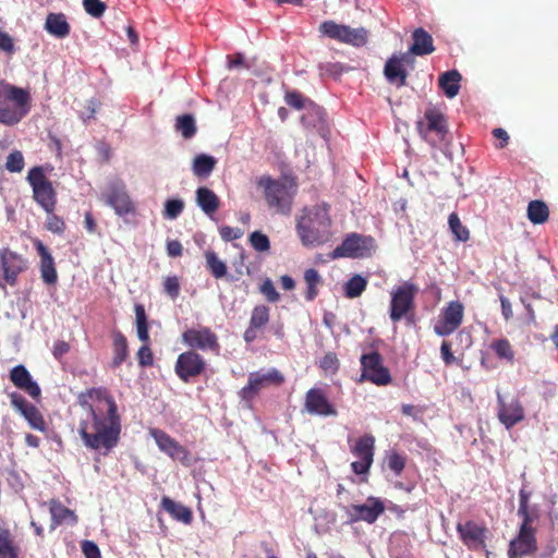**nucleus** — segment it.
<instances>
[{"instance_id":"nucleus-43","label":"nucleus","mask_w":558,"mask_h":558,"mask_svg":"<svg viewBox=\"0 0 558 558\" xmlns=\"http://www.w3.org/2000/svg\"><path fill=\"white\" fill-rule=\"evenodd\" d=\"M270 310L268 306L260 304L256 305L251 313L250 325L258 329L264 328L269 322Z\"/></svg>"},{"instance_id":"nucleus-54","label":"nucleus","mask_w":558,"mask_h":558,"mask_svg":"<svg viewBox=\"0 0 558 558\" xmlns=\"http://www.w3.org/2000/svg\"><path fill=\"white\" fill-rule=\"evenodd\" d=\"M387 464L396 475H400L405 466V459L398 452H392L387 458Z\"/></svg>"},{"instance_id":"nucleus-40","label":"nucleus","mask_w":558,"mask_h":558,"mask_svg":"<svg viewBox=\"0 0 558 558\" xmlns=\"http://www.w3.org/2000/svg\"><path fill=\"white\" fill-rule=\"evenodd\" d=\"M367 287V280L361 275H354L344 284V295L348 299H355L360 296Z\"/></svg>"},{"instance_id":"nucleus-25","label":"nucleus","mask_w":558,"mask_h":558,"mask_svg":"<svg viewBox=\"0 0 558 558\" xmlns=\"http://www.w3.org/2000/svg\"><path fill=\"white\" fill-rule=\"evenodd\" d=\"M34 246L40 257L39 271L43 281L49 286L56 284L58 281V272L51 253L40 240H35Z\"/></svg>"},{"instance_id":"nucleus-1","label":"nucleus","mask_w":558,"mask_h":558,"mask_svg":"<svg viewBox=\"0 0 558 558\" xmlns=\"http://www.w3.org/2000/svg\"><path fill=\"white\" fill-rule=\"evenodd\" d=\"M78 404L87 410L81 420L80 436L85 447L108 454L120 441L122 423L118 404L106 387H94L82 391Z\"/></svg>"},{"instance_id":"nucleus-22","label":"nucleus","mask_w":558,"mask_h":558,"mask_svg":"<svg viewBox=\"0 0 558 558\" xmlns=\"http://www.w3.org/2000/svg\"><path fill=\"white\" fill-rule=\"evenodd\" d=\"M497 405L498 420L506 428L509 429L524 420V409L518 398L508 400L497 392Z\"/></svg>"},{"instance_id":"nucleus-42","label":"nucleus","mask_w":558,"mask_h":558,"mask_svg":"<svg viewBox=\"0 0 558 558\" xmlns=\"http://www.w3.org/2000/svg\"><path fill=\"white\" fill-rule=\"evenodd\" d=\"M450 231L457 241L466 242L470 239V232L464 227L457 213H451L448 218Z\"/></svg>"},{"instance_id":"nucleus-38","label":"nucleus","mask_w":558,"mask_h":558,"mask_svg":"<svg viewBox=\"0 0 558 558\" xmlns=\"http://www.w3.org/2000/svg\"><path fill=\"white\" fill-rule=\"evenodd\" d=\"M490 349L500 360L512 364L514 362V350L510 341L506 338L496 339L490 343Z\"/></svg>"},{"instance_id":"nucleus-41","label":"nucleus","mask_w":558,"mask_h":558,"mask_svg":"<svg viewBox=\"0 0 558 558\" xmlns=\"http://www.w3.org/2000/svg\"><path fill=\"white\" fill-rule=\"evenodd\" d=\"M175 129L184 138H191L196 133L195 119L192 114H183L177 118Z\"/></svg>"},{"instance_id":"nucleus-61","label":"nucleus","mask_w":558,"mask_h":558,"mask_svg":"<svg viewBox=\"0 0 558 558\" xmlns=\"http://www.w3.org/2000/svg\"><path fill=\"white\" fill-rule=\"evenodd\" d=\"M0 50L7 53L14 52V41L13 38L7 33L0 29Z\"/></svg>"},{"instance_id":"nucleus-27","label":"nucleus","mask_w":558,"mask_h":558,"mask_svg":"<svg viewBox=\"0 0 558 558\" xmlns=\"http://www.w3.org/2000/svg\"><path fill=\"white\" fill-rule=\"evenodd\" d=\"M412 38L413 44L405 53H411V56L414 57L430 54L435 51L433 37L424 28L418 27L414 29Z\"/></svg>"},{"instance_id":"nucleus-14","label":"nucleus","mask_w":558,"mask_h":558,"mask_svg":"<svg viewBox=\"0 0 558 558\" xmlns=\"http://www.w3.org/2000/svg\"><path fill=\"white\" fill-rule=\"evenodd\" d=\"M284 381V376L276 368H271L266 373L253 372L248 374L247 385L244 386L240 396L243 400H253L258 392L270 385L280 386Z\"/></svg>"},{"instance_id":"nucleus-53","label":"nucleus","mask_w":558,"mask_h":558,"mask_svg":"<svg viewBox=\"0 0 558 558\" xmlns=\"http://www.w3.org/2000/svg\"><path fill=\"white\" fill-rule=\"evenodd\" d=\"M46 229L52 233L62 234L65 230V222L61 217L54 215L52 211L51 214H48L46 219Z\"/></svg>"},{"instance_id":"nucleus-60","label":"nucleus","mask_w":558,"mask_h":558,"mask_svg":"<svg viewBox=\"0 0 558 558\" xmlns=\"http://www.w3.org/2000/svg\"><path fill=\"white\" fill-rule=\"evenodd\" d=\"M222 240L225 241H233L240 239L243 235V231L239 228H232L229 226H223L219 230Z\"/></svg>"},{"instance_id":"nucleus-21","label":"nucleus","mask_w":558,"mask_h":558,"mask_svg":"<svg viewBox=\"0 0 558 558\" xmlns=\"http://www.w3.org/2000/svg\"><path fill=\"white\" fill-rule=\"evenodd\" d=\"M150 434L160 451L169 456L172 460H178L184 466H190L192 464L190 451L166 432L161 429H151Z\"/></svg>"},{"instance_id":"nucleus-8","label":"nucleus","mask_w":558,"mask_h":558,"mask_svg":"<svg viewBox=\"0 0 558 558\" xmlns=\"http://www.w3.org/2000/svg\"><path fill=\"white\" fill-rule=\"evenodd\" d=\"M360 362L362 367L360 381H369L376 386L391 384L390 371L384 365L383 356L379 352L372 351L363 354Z\"/></svg>"},{"instance_id":"nucleus-59","label":"nucleus","mask_w":558,"mask_h":558,"mask_svg":"<svg viewBox=\"0 0 558 558\" xmlns=\"http://www.w3.org/2000/svg\"><path fill=\"white\" fill-rule=\"evenodd\" d=\"M82 551L85 558H101L100 550L93 541H84L82 543Z\"/></svg>"},{"instance_id":"nucleus-48","label":"nucleus","mask_w":558,"mask_h":558,"mask_svg":"<svg viewBox=\"0 0 558 558\" xmlns=\"http://www.w3.org/2000/svg\"><path fill=\"white\" fill-rule=\"evenodd\" d=\"M248 242L257 252H266L270 248V241L266 234L260 231H254L250 234Z\"/></svg>"},{"instance_id":"nucleus-20","label":"nucleus","mask_w":558,"mask_h":558,"mask_svg":"<svg viewBox=\"0 0 558 558\" xmlns=\"http://www.w3.org/2000/svg\"><path fill=\"white\" fill-rule=\"evenodd\" d=\"M304 410L311 415L317 416H336L337 408L332 404L326 391L319 387H313L305 393Z\"/></svg>"},{"instance_id":"nucleus-34","label":"nucleus","mask_w":558,"mask_h":558,"mask_svg":"<svg viewBox=\"0 0 558 558\" xmlns=\"http://www.w3.org/2000/svg\"><path fill=\"white\" fill-rule=\"evenodd\" d=\"M217 165V159L213 156L199 154L192 165L193 173L198 178H207Z\"/></svg>"},{"instance_id":"nucleus-31","label":"nucleus","mask_w":558,"mask_h":558,"mask_svg":"<svg viewBox=\"0 0 558 558\" xmlns=\"http://www.w3.org/2000/svg\"><path fill=\"white\" fill-rule=\"evenodd\" d=\"M196 202L206 215L216 213L220 205V201L215 192L206 186L196 190Z\"/></svg>"},{"instance_id":"nucleus-11","label":"nucleus","mask_w":558,"mask_h":558,"mask_svg":"<svg viewBox=\"0 0 558 558\" xmlns=\"http://www.w3.org/2000/svg\"><path fill=\"white\" fill-rule=\"evenodd\" d=\"M207 367L206 360L195 350H187L180 353L174 364L175 375L183 381L201 376Z\"/></svg>"},{"instance_id":"nucleus-9","label":"nucleus","mask_w":558,"mask_h":558,"mask_svg":"<svg viewBox=\"0 0 558 558\" xmlns=\"http://www.w3.org/2000/svg\"><path fill=\"white\" fill-rule=\"evenodd\" d=\"M373 248L374 239L372 236L350 233L342 243L329 254V257L331 259L343 257L363 258L369 256Z\"/></svg>"},{"instance_id":"nucleus-30","label":"nucleus","mask_w":558,"mask_h":558,"mask_svg":"<svg viewBox=\"0 0 558 558\" xmlns=\"http://www.w3.org/2000/svg\"><path fill=\"white\" fill-rule=\"evenodd\" d=\"M112 351L113 356L111 367L118 368L129 356V347L126 337L120 330L112 331Z\"/></svg>"},{"instance_id":"nucleus-23","label":"nucleus","mask_w":558,"mask_h":558,"mask_svg":"<svg viewBox=\"0 0 558 558\" xmlns=\"http://www.w3.org/2000/svg\"><path fill=\"white\" fill-rule=\"evenodd\" d=\"M538 549L536 531L519 529L517 536L510 541L508 558H524L534 555Z\"/></svg>"},{"instance_id":"nucleus-56","label":"nucleus","mask_w":558,"mask_h":558,"mask_svg":"<svg viewBox=\"0 0 558 558\" xmlns=\"http://www.w3.org/2000/svg\"><path fill=\"white\" fill-rule=\"evenodd\" d=\"M137 361L140 366L148 367L154 364L153 351L149 348V343H144L137 351Z\"/></svg>"},{"instance_id":"nucleus-10","label":"nucleus","mask_w":558,"mask_h":558,"mask_svg":"<svg viewBox=\"0 0 558 558\" xmlns=\"http://www.w3.org/2000/svg\"><path fill=\"white\" fill-rule=\"evenodd\" d=\"M415 59L411 53H393L385 63L384 76L387 82L397 88L408 84V68H414Z\"/></svg>"},{"instance_id":"nucleus-28","label":"nucleus","mask_w":558,"mask_h":558,"mask_svg":"<svg viewBox=\"0 0 558 558\" xmlns=\"http://www.w3.org/2000/svg\"><path fill=\"white\" fill-rule=\"evenodd\" d=\"M161 507L171 515L172 519L177 521H180L184 524H191L193 521L192 510L189 507L174 501L168 496H163L161 498Z\"/></svg>"},{"instance_id":"nucleus-12","label":"nucleus","mask_w":558,"mask_h":558,"mask_svg":"<svg viewBox=\"0 0 558 558\" xmlns=\"http://www.w3.org/2000/svg\"><path fill=\"white\" fill-rule=\"evenodd\" d=\"M182 342L190 350L210 351L214 353H218L220 350L218 336L206 326L186 329L182 333Z\"/></svg>"},{"instance_id":"nucleus-64","label":"nucleus","mask_w":558,"mask_h":558,"mask_svg":"<svg viewBox=\"0 0 558 558\" xmlns=\"http://www.w3.org/2000/svg\"><path fill=\"white\" fill-rule=\"evenodd\" d=\"M70 351V344L64 340H58L53 344L52 353L56 359L60 360Z\"/></svg>"},{"instance_id":"nucleus-26","label":"nucleus","mask_w":558,"mask_h":558,"mask_svg":"<svg viewBox=\"0 0 558 558\" xmlns=\"http://www.w3.org/2000/svg\"><path fill=\"white\" fill-rule=\"evenodd\" d=\"M10 380L16 388L25 391L33 399L37 400L40 398V387L33 380L29 372L24 365H16L10 371Z\"/></svg>"},{"instance_id":"nucleus-13","label":"nucleus","mask_w":558,"mask_h":558,"mask_svg":"<svg viewBox=\"0 0 558 558\" xmlns=\"http://www.w3.org/2000/svg\"><path fill=\"white\" fill-rule=\"evenodd\" d=\"M424 117L426 123L420 121L417 123V131L426 142L432 146H436L438 142L445 138L448 132L445 116L435 109H428L425 111Z\"/></svg>"},{"instance_id":"nucleus-17","label":"nucleus","mask_w":558,"mask_h":558,"mask_svg":"<svg viewBox=\"0 0 558 558\" xmlns=\"http://www.w3.org/2000/svg\"><path fill=\"white\" fill-rule=\"evenodd\" d=\"M457 532L461 542L470 550L475 551L486 548L488 529L485 524H480L473 520H466L465 522H459L457 524Z\"/></svg>"},{"instance_id":"nucleus-15","label":"nucleus","mask_w":558,"mask_h":558,"mask_svg":"<svg viewBox=\"0 0 558 558\" xmlns=\"http://www.w3.org/2000/svg\"><path fill=\"white\" fill-rule=\"evenodd\" d=\"M464 306L460 301H451L445 306L434 325V332L437 336L446 337L453 333L462 324Z\"/></svg>"},{"instance_id":"nucleus-32","label":"nucleus","mask_w":558,"mask_h":558,"mask_svg":"<svg viewBox=\"0 0 558 558\" xmlns=\"http://www.w3.org/2000/svg\"><path fill=\"white\" fill-rule=\"evenodd\" d=\"M461 78L457 70H451L439 76L438 84L447 97L453 98L459 94Z\"/></svg>"},{"instance_id":"nucleus-46","label":"nucleus","mask_w":558,"mask_h":558,"mask_svg":"<svg viewBox=\"0 0 558 558\" xmlns=\"http://www.w3.org/2000/svg\"><path fill=\"white\" fill-rule=\"evenodd\" d=\"M347 37V45L362 47L366 45L368 40V32L364 27L352 28L349 26Z\"/></svg>"},{"instance_id":"nucleus-37","label":"nucleus","mask_w":558,"mask_h":558,"mask_svg":"<svg viewBox=\"0 0 558 558\" xmlns=\"http://www.w3.org/2000/svg\"><path fill=\"white\" fill-rule=\"evenodd\" d=\"M136 332L143 343H149L148 319L143 304H135Z\"/></svg>"},{"instance_id":"nucleus-18","label":"nucleus","mask_w":558,"mask_h":558,"mask_svg":"<svg viewBox=\"0 0 558 558\" xmlns=\"http://www.w3.org/2000/svg\"><path fill=\"white\" fill-rule=\"evenodd\" d=\"M375 451L374 436L366 434L360 437L352 447L351 452L359 458L357 461L351 463L352 471L357 475L367 474L373 461Z\"/></svg>"},{"instance_id":"nucleus-2","label":"nucleus","mask_w":558,"mask_h":558,"mask_svg":"<svg viewBox=\"0 0 558 558\" xmlns=\"http://www.w3.org/2000/svg\"><path fill=\"white\" fill-rule=\"evenodd\" d=\"M295 230L301 243L306 247L327 243L332 235L328 209L322 206L304 208L296 219Z\"/></svg>"},{"instance_id":"nucleus-58","label":"nucleus","mask_w":558,"mask_h":558,"mask_svg":"<svg viewBox=\"0 0 558 558\" xmlns=\"http://www.w3.org/2000/svg\"><path fill=\"white\" fill-rule=\"evenodd\" d=\"M163 289L168 295H170L172 299L178 298L180 294V282L178 277H167L163 281Z\"/></svg>"},{"instance_id":"nucleus-6","label":"nucleus","mask_w":558,"mask_h":558,"mask_svg":"<svg viewBox=\"0 0 558 558\" xmlns=\"http://www.w3.org/2000/svg\"><path fill=\"white\" fill-rule=\"evenodd\" d=\"M27 181L33 189L35 202L47 214L54 211L57 194L52 183L47 179L41 167H34L28 171Z\"/></svg>"},{"instance_id":"nucleus-62","label":"nucleus","mask_w":558,"mask_h":558,"mask_svg":"<svg viewBox=\"0 0 558 558\" xmlns=\"http://www.w3.org/2000/svg\"><path fill=\"white\" fill-rule=\"evenodd\" d=\"M166 248L170 257H180L183 254V246L178 240H168Z\"/></svg>"},{"instance_id":"nucleus-19","label":"nucleus","mask_w":558,"mask_h":558,"mask_svg":"<svg viewBox=\"0 0 558 558\" xmlns=\"http://www.w3.org/2000/svg\"><path fill=\"white\" fill-rule=\"evenodd\" d=\"M106 203L114 209L118 216L125 217L136 214V205L131 199L125 185L113 183L104 193Z\"/></svg>"},{"instance_id":"nucleus-45","label":"nucleus","mask_w":558,"mask_h":558,"mask_svg":"<svg viewBox=\"0 0 558 558\" xmlns=\"http://www.w3.org/2000/svg\"><path fill=\"white\" fill-rule=\"evenodd\" d=\"M319 368L325 375H335L340 368V362L335 352H327L318 363Z\"/></svg>"},{"instance_id":"nucleus-47","label":"nucleus","mask_w":558,"mask_h":558,"mask_svg":"<svg viewBox=\"0 0 558 558\" xmlns=\"http://www.w3.org/2000/svg\"><path fill=\"white\" fill-rule=\"evenodd\" d=\"M518 515L522 520L519 529L536 531V529L533 526V523L539 519V510L536 506H532L523 512H518Z\"/></svg>"},{"instance_id":"nucleus-44","label":"nucleus","mask_w":558,"mask_h":558,"mask_svg":"<svg viewBox=\"0 0 558 558\" xmlns=\"http://www.w3.org/2000/svg\"><path fill=\"white\" fill-rule=\"evenodd\" d=\"M50 512L57 523H61L68 519H71L73 524L77 523V515L74 511L60 502H53L50 507Z\"/></svg>"},{"instance_id":"nucleus-35","label":"nucleus","mask_w":558,"mask_h":558,"mask_svg":"<svg viewBox=\"0 0 558 558\" xmlns=\"http://www.w3.org/2000/svg\"><path fill=\"white\" fill-rule=\"evenodd\" d=\"M549 209L543 201H531L527 205V218L534 225H542L548 220Z\"/></svg>"},{"instance_id":"nucleus-55","label":"nucleus","mask_w":558,"mask_h":558,"mask_svg":"<svg viewBox=\"0 0 558 558\" xmlns=\"http://www.w3.org/2000/svg\"><path fill=\"white\" fill-rule=\"evenodd\" d=\"M284 98L286 102L290 107L298 110L305 108L306 102H311L307 98H305L301 93L296 90L288 92Z\"/></svg>"},{"instance_id":"nucleus-36","label":"nucleus","mask_w":558,"mask_h":558,"mask_svg":"<svg viewBox=\"0 0 558 558\" xmlns=\"http://www.w3.org/2000/svg\"><path fill=\"white\" fill-rule=\"evenodd\" d=\"M206 259V268L211 274V276L216 279H221L227 277L228 267L225 262H222L218 255L213 251L205 252Z\"/></svg>"},{"instance_id":"nucleus-63","label":"nucleus","mask_w":558,"mask_h":558,"mask_svg":"<svg viewBox=\"0 0 558 558\" xmlns=\"http://www.w3.org/2000/svg\"><path fill=\"white\" fill-rule=\"evenodd\" d=\"M440 354L446 365H451L456 361V357L451 352V345L448 341H442L440 347Z\"/></svg>"},{"instance_id":"nucleus-57","label":"nucleus","mask_w":558,"mask_h":558,"mask_svg":"<svg viewBox=\"0 0 558 558\" xmlns=\"http://www.w3.org/2000/svg\"><path fill=\"white\" fill-rule=\"evenodd\" d=\"M260 292L265 295V298L267 299V301L269 302H277L280 298L278 291L276 290L274 283L271 282L270 279H266L262 286H260Z\"/></svg>"},{"instance_id":"nucleus-4","label":"nucleus","mask_w":558,"mask_h":558,"mask_svg":"<svg viewBox=\"0 0 558 558\" xmlns=\"http://www.w3.org/2000/svg\"><path fill=\"white\" fill-rule=\"evenodd\" d=\"M418 287L412 281H404L390 291L389 318L392 323L405 319L408 324L415 322V299Z\"/></svg>"},{"instance_id":"nucleus-39","label":"nucleus","mask_w":558,"mask_h":558,"mask_svg":"<svg viewBox=\"0 0 558 558\" xmlns=\"http://www.w3.org/2000/svg\"><path fill=\"white\" fill-rule=\"evenodd\" d=\"M304 281L307 286L305 300L311 302L318 295L317 286L322 283V278L316 269L310 268L304 272Z\"/></svg>"},{"instance_id":"nucleus-16","label":"nucleus","mask_w":558,"mask_h":558,"mask_svg":"<svg viewBox=\"0 0 558 558\" xmlns=\"http://www.w3.org/2000/svg\"><path fill=\"white\" fill-rule=\"evenodd\" d=\"M385 505L378 497H368L365 504L350 505L345 508V513L349 518V523L364 521L373 524L385 512Z\"/></svg>"},{"instance_id":"nucleus-49","label":"nucleus","mask_w":558,"mask_h":558,"mask_svg":"<svg viewBox=\"0 0 558 558\" xmlns=\"http://www.w3.org/2000/svg\"><path fill=\"white\" fill-rule=\"evenodd\" d=\"M15 549H17V546L14 544L11 532L0 526V558Z\"/></svg>"},{"instance_id":"nucleus-7","label":"nucleus","mask_w":558,"mask_h":558,"mask_svg":"<svg viewBox=\"0 0 558 558\" xmlns=\"http://www.w3.org/2000/svg\"><path fill=\"white\" fill-rule=\"evenodd\" d=\"M29 267L28 259L9 247L0 250V288L5 284L14 287L17 283L19 276L25 272Z\"/></svg>"},{"instance_id":"nucleus-3","label":"nucleus","mask_w":558,"mask_h":558,"mask_svg":"<svg viewBox=\"0 0 558 558\" xmlns=\"http://www.w3.org/2000/svg\"><path fill=\"white\" fill-rule=\"evenodd\" d=\"M32 108L31 93L22 87L0 80V123L15 125L25 118Z\"/></svg>"},{"instance_id":"nucleus-50","label":"nucleus","mask_w":558,"mask_h":558,"mask_svg":"<svg viewBox=\"0 0 558 558\" xmlns=\"http://www.w3.org/2000/svg\"><path fill=\"white\" fill-rule=\"evenodd\" d=\"M83 8L90 16L99 19L106 12L107 4L101 0H83Z\"/></svg>"},{"instance_id":"nucleus-5","label":"nucleus","mask_w":558,"mask_h":558,"mask_svg":"<svg viewBox=\"0 0 558 558\" xmlns=\"http://www.w3.org/2000/svg\"><path fill=\"white\" fill-rule=\"evenodd\" d=\"M258 187L264 190L267 205L278 213L289 214L293 201L292 185L283 180H275L269 175H263L257 180Z\"/></svg>"},{"instance_id":"nucleus-33","label":"nucleus","mask_w":558,"mask_h":558,"mask_svg":"<svg viewBox=\"0 0 558 558\" xmlns=\"http://www.w3.org/2000/svg\"><path fill=\"white\" fill-rule=\"evenodd\" d=\"M348 25L344 24H338L335 21H325L323 22L318 31L324 37H328L330 39H335L339 43H347V32H348Z\"/></svg>"},{"instance_id":"nucleus-29","label":"nucleus","mask_w":558,"mask_h":558,"mask_svg":"<svg viewBox=\"0 0 558 558\" xmlns=\"http://www.w3.org/2000/svg\"><path fill=\"white\" fill-rule=\"evenodd\" d=\"M45 29L57 38H65L70 35L71 26L63 13H49L46 17Z\"/></svg>"},{"instance_id":"nucleus-24","label":"nucleus","mask_w":558,"mask_h":558,"mask_svg":"<svg viewBox=\"0 0 558 558\" xmlns=\"http://www.w3.org/2000/svg\"><path fill=\"white\" fill-rule=\"evenodd\" d=\"M12 407L17 410L24 418L28 422L29 426L39 432L47 430L46 421L40 411L21 395L13 392L10 395Z\"/></svg>"},{"instance_id":"nucleus-51","label":"nucleus","mask_w":558,"mask_h":558,"mask_svg":"<svg viewBox=\"0 0 558 558\" xmlns=\"http://www.w3.org/2000/svg\"><path fill=\"white\" fill-rule=\"evenodd\" d=\"M24 166V157L20 150H14L7 157L5 168L8 171L21 172Z\"/></svg>"},{"instance_id":"nucleus-52","label":"nucleus","mask_w":558,"mask_h":558,"mask_svg":"<svg viewBox=\"0 0 558 558\" xmlns=\"http://www.w3.org/2000/svg\"><path fill=\"white\" fill-rule=\"evenodd\" d=\"M184 203L181 199H168L165 203L163 216L167 219H175L181 215Z\"/></svg>"}]
</instances>
